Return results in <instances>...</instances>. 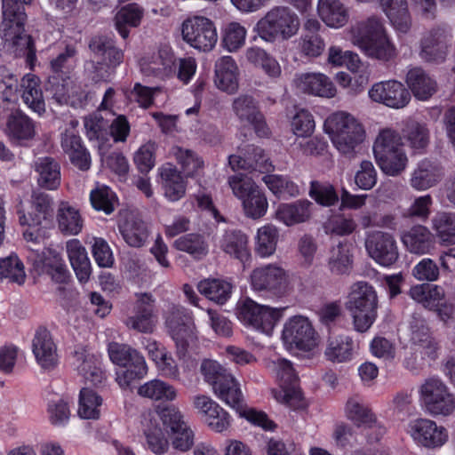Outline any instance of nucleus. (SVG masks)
Wrapping results in <instances>:
<instances>
[{"label": "nucleus", "instance_id": "54", "mask_svg": "<svg viewBox=\"0 0 455 455\" xmlns=\"http://www.w3.org/2000/svg\"><path fill=\"white\" fill-rule=\"evenodd\" d=\"M228 163L234 171L252 168L260 172H265L273 169L272 164L262 152H255L253 157L248 156L246 158H243L240 156L232 155L228 158Z\"/></svg>", "mask_w": 455, "mask_h": 455}, {"label": "nucleus", "instance_id": "14", "mask_svg": "<svg viewBox=\"0 0 455 455\" xmlns=\"http://www.w3.org/2000/svg\"><path fill=\"white\" fill-rule=\"evenodd\" d=\"M250 283L253 291H268L275 295L285 293L290 286L289 275L276 264L254 268L250 275Z\"/></svg>", "mask_w": 455, "mask_h": 455}, {"label": "nucleus", "instance_id": "36", "mask_svg": "<svg viewBox=\"0 0 455 455\" xmlns=\"http://www.w3.org/2000/svg\"><path fill=\"white\" fill-rule=\"evenodd\" d=\"M5 133L17 140H32L36 134V123L22 111L16 110L7 116Z\"/></svg>", "mask_w": 455, "mask_h": 455}, {"label": "nucleus", "instance_id": "64", "mask_svg": "<svg viewBox=\"0 0 455 455\" xmlns=\"http://www.w3.org/2000/svg\"><path fill=\"white\" fill-rule=\"evenodd\" d=\"M245 37V28L238 22H231L225 29L222 43L228 52H235L244 44Z\"/></svg>", "mask_w": 455, "mask_h": 455}, {"label": "nucleus", "instance_id": "59", "mask_svg": "<svg viewBox=\"0 0 455 455\" xmlns=\"http://www.w3.org/2000/svg\"><path fill=\"white\" fill-rule=\"evenodd\" d=\"M0 276L21 284L25 281V270L22 261L16 254L0 259Z\"/></svg>", "mask_w": 455, "mask_h": 455}, {"label": "nucleus", "instance_id": "17", "mask_svg": "<svg viewBox=\"0 0 455 455\" xmlns=\"http://www.w3.org/2000/svg\"><path fill=\"white\" fill-rule=\"evenodd\" d=\"M89 48L95 56L100 59L98 61L100 68H106L104 74L100 76V80H107L124 61V51L116 47V42L108 36L92 37L90 40Z\"/></svg>", "mask_w": 455, "mask_h": 455}, {"label": "nucleus", "instance_id": "1", "mask_svg": "<svg viewBox=\"0 0 455 455\" xmlns=\"http://www.w3.org/2000/svg\"><path fill=\"white\" fill-rule=\"evenodd\" d=\"M354 44L369 57L388 61L396 56V48L386 34L380 19L371 16L351 28Z\"/></svg>", "mask_w": 455, "mask_h": 455}, {"label": "nucleus", "instance_id": "6", "mask_svg": "<svg viewBox=\"0 0 455 455\" xmlns=\"http://www.w3.org/2000/svg\"><path fill=\"white\" fill-rule=\"evenodd\" d=\"M228 185L233 195L241 201L245 216L258 220L267 213V199L251 177L235 174L228 178Z\"/></svg>", "mask_w": 455, "mask_h": 455}, {"label": "nucleus", "instance_id": "32", "mask_svg": "<svg viewBox=\"0 0 455 455\" xmlns=\"http://www.w3.org/2000/svg\"><path fill=\"white\" fill-rule=\"evenodd\" d=\"M201 421L216 433H223L231 426L229 414L216 402L206 397L201 398Z\"/></svg>", "mask_w": 455, "mask_h": 455}, {"label": "nucleus", "instance_id": "10", "mask_svg": "<svg viewBox=\"0 0 455 455\" xmlns=\"http://www.w3.org/2000/svg\"><path fill=\"white\" fill-rule=\"evenodd\" d=\"M282 340L291 353L311 351L316 346L315 331L308 318L303 315H294L284 323Z\"/></svg>", "mask_w": 455, "mask_h": 455}, {"label": "nucleus", "instance_id": "21", "mask_svg": "<svg viewBox=\"0 0 455 455\" xmlns=\"http://www.w3.org/2000/svg\"><path fill=\"white\" fill-rule=\"evenodd\" d=\"M32 353L36 363L44 371H52L59 364L57 344L52 334L44 326H39L32 339Z\"/></svg>", "mask_w": 455, "mask_h": 455}, {"label": "nucleus", "instance_id": "53", "mask_svg": "<svg viewBox=\"0 0 455 455\" xmlns=\"http://www.w3.org/2000/svg\"><path fill=\"white\" fill-rule=\"evenodd\" d=\"M176 60L173 54L165 52V56L160 52L156 58V61H152L148 64H143L141 70L147 76H153L155 77H168L175 74Z\"/></svg>", "mask_w": 455, "mask_h": 455}, {"label": "nucleus", "instance_id": "38", "mask_svg": "<svg viewBox=\"0 0 455 455\" xmlns=\"http://www.w3.org/2000/svg\"><path fill=\"white\" fill-rule=\"evenodd\" d=\"M365 307H378V296L375 289L366 282H357L351 285L347 301V310Z\"/></svg>", "mask_w": 455, "mask_h": 455}, {"label": "nucleus", "instance_id": "26", "mask_svg": "<svg viewBox=\"0 0 455 455\" xmlns=\"http://www.w3.org/2000/svg\"><path fill=\"white\" fill-rule=\"evenodd\" d=\"M220 249L230 257L238 259L245 268L251 259L248 236L239 230H228L220 240Z\"/></svg>", "mask_w": 455, "mask_h": 455}, {"label": "nucleus", "instance_id": "15", "mask_svg": "<svg viewBox=\"0 0 455 455\" xmlns=\"http://www.w3.org/2000/svg\"><path fill=\"white\" fill-rule=\"evenodd\" d=\"M451 42L448 32L440 28L426 33L419 41V56L429 65H441L445 62Z\"/></svg>", "mask_w": 455, "mask_h": 455}, {"label": "nucleus", "instance_id": "23", "mask_svg": "<svg viewBox=\"0 0 455 455\" xmlns=\"http://www.w3.org/2000/svg\"><path fill=\"white\" fill-rule=\"evenodd\" d=\"M295 87L301 92L332 98L336 94V88L331 79L321 73H302L296 75L293 80Z\"/></svg>", "mask_w": 455, "mask_h": 455}, {"label": "nucleus", "instance_id": "50", "mask_svg": "<svg viewBox=\"0 0 455 455\" xmlns=\"http://www.w3.org/2000/svg\"><path fill=\"white\" fill-rule=\"evenodd\" d=\"M354 343L348 336H339L329 340L325 356L333 363H344L353 357Z\"/></svg>", "mask_w": 455, "mask_h": 455}, {"label": "nucleus", "instance_id": "12", "mask_svg": "<svg viewBox=\"0 0 455 455\" xmlns=\"http://www.w3.org/2000/svg\"><path fill=\"white\" fill-rule=\"evenodd\" d=\"M158 415L165 430L172 436V447L180 451L190 450L194 444L195 435L181 411L174 405H166L159 409Z\"/></svg>", "mask_w": 455, "mask_h": 455}, {"label": "nucleus", "instance_id": "58", "mask_svg": "<svg viewBox=\"0 0 455 455\" xmlns=\"http://www.w3.org/2000/svg\"><path fill=\"white\" fill-rule=\"evenodd\" d=\"M124 241L132 247H141L148 237L147 225L142 220L126 222L120 229Z\"/></svg>", "mask_w": 455, "mask_h": 455}, {"label": "nucleus", "instance_id": "57", "mask_svg": "<svg viewBox=\"0 0 455 455\" xmlns=\"http://www.w3.org/2000/svg\"><path fill=\"white\" fill-rule=\"evenodd\" d=\"M268 189L277 197L296 196L299 194V187L283 176L269 174L262 179Z\"/></svg>", "mask_w": 455, "mask_h": 455}, {"label": "nucleus", "instance_id": "33", "mask_svg": "<svg viewBox=\"0 0 455 455\" xmlns=\"http://www.w3.org/2000/svg\"><path fill=\"white\" fill-rule=\"evenodd\" d=\"M239 69L231 56H223L215 63V84L228 93H234L238 89Z\"/></svg>", "mask_w": 455, "mask_h": 455}, {"label": "nucleus", "instance_id": "60", "mask_svg": "<svg viewBox=\"0 0 455 455\" xmlns=\"http://www.w3.org/2000/svg\"><path fill=\"white\" fill-rule=\"evenodd\" d=\"M111 145L112 144H98L99 151L102 155V160L113 172L119 176V178L125 180L129 173L130 165L123 153L112 152L104 156L105 151L108 150Z\"/></svg>", "mask_w": 455, "mask_h": 455}, {"label": "nucleus", "instance_id": "35", "mask_svg": "<svg viewBox=\"0 0 455 455\" xmlns=\"http://www.w3.org/2000/svg\"><path fill=\"white\" fill-rule=\"evenodd\" d=\"M442 177V169L436 164L423 160L412 172L410 184L418 191H425L435 186Z\"/></svg>", "mask_w": 455, "mask_h": 455}, {"label": "nucleus", "instance_id": "52", "mask_svg": "<svg viewBox=\"0 0 455 455\" xmlns=\"http://www.w3.org/2000/svg\"><path fill=\"white\" fill-rule=\"evenodd\" d=\"M138 395L141 397L156 401H172L177 395L176 390L172 386L160 379H152L141 385L138 388Z\"/></svg>", "mask_w": 455, "mask_h": 455}, {"label": "nucleus", "instance_id": "41", "mask_svg": "<svg viewBox=\"0 0 455 455\" xmlns=\"http://www.w3.org/2000/svg\"><path fill=\"white\" fill-rule=\"evenodd\" d=\"M144 15L143 8L137 3L123 5L116 14L115 26L118 34L126 39L129 36V28L138 27Z\"/></svg>", "mask_w": 455, "mask_h": 455}, {"label": "nucleus", "instance_id": "25", "mask_svg": "<svg viewBox=\"0 0 455 455\" xmlns=\"http://www.w3.org/2000/svg\"><path fill=\"white\" fill-rule=\"evenodd\" d=\"M158 174L164 196L170 202L179 201L185 196L187 181L175 165L171 163L164 164L158 169Z\"/></svg>", "mask_w": 455, "mask_h": 455}, {"label": "nucleus", "instance_id": "4", "mask_svg": "<svg viewBox=\"0 0 455 455\" xmlns=\"http://www.w3.org/2000/svg\"><path fill=\"white\" fill-rule=\"evenodd\" d=\"M299 28V20L291 9L284 6L272 8L256 24L258 36L268 43L275 42L278 37L289 39Z\"/></svg>", "mask_w": 455, "mask_h": 455}, {"label": "nucleus", "instance_id": "43", "mask_svg": "<svg viewBox=\"0 0 455 455\" xmlns=\"http://www.w3.org/2000/svg\"><path fill=\"white\" fill-rule=\"evenodd\" d=\"M409 295L424 307L435 310L444 299L445 291L439 285L421 283L413 285L410 289Z\"/></svg>", "mask_w": 455, "mask_h": 455}, {"label": "nucleus", "instance_id": "24", "mask_svg": "<svg viewBox=\"0 0 455 455\" xmlns=\"http://www.w3.org/2000/svg\"><path fill=\"white\" fill-rule=\"evenodd\" d=\"M401 241L409 252L417 255L430 254L435 247V235L420 224L404 231L401 235Z\"/></svg>", "mask_w": 455, "mask_h": 455}, {"label": "nucleus", "instance_id": "61", "mask_svg": "<svg viewBox=\"0 0 455 455\" xmlns=\"http://www.w3.org/2000/svg\"><path fill=\"white\" fill-rule=\"evenodd\" d=\"M116 199V194L107 186L93 189L90 193L92 208L108 215L114 212Z\"/></svg>", "mask_w": 455, "mask_h": 455}, {"label": "nucleus", "instance_id": "7", "mask_svg": "<svg viewBox=\"0 0 455 455\" xmlns=\"http://www.w3.org/2000/svg\"><path fill=\"white\" fill-rule=\"evenodd\" d=\"M419 402L433 417L449 416L455 411V396L439 378L427 379L419 387Z\"/></svg>", "mask_w": 455, "mask_h": 455}, {"label": "nucleus", "instance_id": "29", "mask_svg": "<svg viewBox=\"0 0 455 455\" xmlns=\"http://www.w3.org/2000/svg\"><path fill=\"white\" fill-rule=\"evenodd\" d=\"M312 205L308 200L279 204L275 212V219L287 227L303 223L310 219Z\"/></svg>", "mask_w": 455, "mask_h": 455}, {"label": "nucleus", "instance_id": "42", "mask_svg": "<svg viewBox=\"0 0 455 455\" xmlns=\"http://www.w3.org/2000/svg\"><path fill=\"white\" fill-rule=\"evenodd\" d=\"M26 21L15 20L12 23L2 24L3 39L15 48L19 55L36 46L33 37L25 32Z\"/></svg>", "mask_w": 455, "mask_h": 455}, {"label": "nucleus", "instance_id": "37", "mask_svg": "<svg viewBox=\"0 0 455 455\" xmlns=\"http://www.w3.org/2000/svg\"><path fill=\"white\" fill-rule=\"evenodd\" d=\"M391 24L400 33H407L411 27V18L406 0H377Z\"/></svg>", "mask_w": 455, "mask_h": 455}, {"label": "nucleus", "instance_id": "49", "mask_svg": "<svg viewBox=\"0 0 455 455\" xmlns=\"http://www.w3.org/2000/svg\"><path fill=\"white\" fill-rule=\"evenodd\" d=\"M36 171L39 173L37 180L38 185L48 190H55L60 185V166L57 161L52 157L39 158Z\"/></svg>", "mask_w": 455, "mask_h": 455}, {"label": "nucleus", "instance_id": "31", "mask_svg": "<svg viewBox=\"0 0 455 455\" xmlns=\"http://www.w3.org/2000/svg\"><path fill=\"white\" fill-rule=\"evenodd\" d=\"M406 84L419 100H427L437 91L436 81L420 67L411 68L406 75Z\"/></svg>", "mask_w": 455, "mask_h": 455}, {"label": "nucleus", "instance_id": "2", "mask_svg": "<svg viewBox=\"0 0 455 455\" xmlns=\"http://www.w3.org/2000/svg\"><path fill=\"white\" fill-rule=\"evenodd\" d=\"M266 367L279 385L278 388L272 390L276 402L291 408L299 406L302 395L297 387L298 376L291 363L275 355L267 360Z\"/></svg>", "mask_w": 455, "mask_h": 455}, {"label": "nucleus", "instance_id": "16", "mask_svg": "<svg viewBox=\"0 0 455 455\" xmlns=\"http://www.w3.org/2000/svg\"><path fill=\"white\" fill-rule=\"evenodd\" d=\"M368 255L379 265L390 267L399 258L396 241L392 234L375 231L368 235L365 240Z\"/></svg>", "mask_w": 455, "mask_h": 455}, {"label": "nucleus", "instance_id": "44", "mask_svg": "<svg viewBox=\"0 0 455 455\" xmlns=\"http://www.w3.org/2000/svg\"><path fill=\"white\" fill-rule=\"evenodd\" d=\"M318 13L322 20L331 28H341L348 21V11L339 0H319Z\"/></svg>", "mask_w": 455, "mask_h": 455}, {"label": "nucleus", "instance_id": "55", "mask_svg": "<svg viewBox=\"0 0 455 455\" xmlns=\"http://www.w3.org/2000/svg\"><path fill=\"white\" fill-rule=\"evenodd\" d=\"M86 137L90 141L108 142L109 122L101 115L94 113L84 117Z\"/></svg>", "mask_w": 455, "mask_h": 455}, {"label": "nucleus", "instance_id": "20", "mask_svg": "<svg viewBox=\"0 0 455 455\" xmlns=\"http://www.w3.org/2000/svg\"><path fill=\"white\" fill-rule=\"evenodd\" d=\"M404 144H373L375 160L381 171L389 176H397L407 166L408 157Z\"/></svg>", "mask_w": 455, "mask_h": 455}, {"label": "nucleus", "instance_id": "51", "mask_svg": "<svg viewBox=\"0 0 455 455\" xmlns=\"http://www.w3.org/2000/svg\"><path fill=\"white\" fill-rule=\"evenodd\" d=\"M102 404V398L95 391L83 387L79 393L78 415L82 419H98L100 416L99 407Z\"/></svg>", "mask_w": 455, "mask_h": 455}, {"label": "nucleus", "instance_id": "28", "mask_svg": "<svg viewBox=\"0 0 455 455\" xmlns=\"http://www.w3.org/2000/svg\"><path fill=\"white\" fill-rule=\"evenodd\" d=\"M154 302L151 294H140L134 306V315L127 318V326L140 332H152Z\"/></svg>", "mask_w": 455, "mask_h": 455}, {"label": "nucleus", "instance_id": "48", "mask_svg": "<svg viewBox=\"0 0 455 455\" xmlns=\"http://www.w3.org/2000/svg\"><path fill=\"white\" fill-rule=\"evenodd\" d=\"M431 228L441 244H455V213L438 212L431 219Z\"/></svg>", "mask_w": 455, "mask_h": 455}, {"label": "nucleus", "instance_id": "62", "mask_svg": "<svg viewBox=\"0 0 455 455\" xmlns=\"http://www.w3.org/2000/svg\"><path fill=\"white\" fill-rule=\"evenodd\" d=\"M356 228V223L353 218L344 214H336L330 217L324 224L326 234L339 236L351 235Z\"/></svg>", "mask_w": 455, "mask_h": 455}, {"label": "nucleus", "instance_id": "27", "mask_svg": "<svg viewBox=\"0 0 455 455\" xmlns=\"http://www.w3.org/2000/svg\"><path fill=\"white\" fill-rule=\"evenodd\" d=\"M76 53V47L68 44L65 50L50 62L52 76L49 77V82L57 88L61 87V91H65V82L69 79V75L74 68Z\"/></svg>", "mask_w": 455, "mask_h": 455}, {"label": "nucleus", "instance_id": "18", "mask_svg": "<svg viewBox=\"0 0 455 455\" xmlns=\"http://www.w3.org/2000/svg\"><path fill=\"white\" fill-rule=\"evenodd\" d=\"M370 99L392 108H403L411 100V93L396 80H387L374 84L368 92Z\"/></svg>", "mask_w": 455, "mask_h": 455}, {"label": "nucleus", "instance_id": "47", "mask_svg": "<svg viewBox=\"0 0 455 455\" xmlns=\"http://www.w3.org/2000/svg\"><path fill=\"white\" fill-rule=\"evenodd\" d=\"M148 370L144 356L141 354L135 355L132 363L116 372V380L122 389H132L133 384L146 377Z\"/></svg>", "mask_w": 455, "mask_h": 455}, {"label": "nucleus", "instance_id": "45", "mask_svg": "<svg viewBox=\"0 0 455 455\" xmlns=\"http://www.w3.org/2000/svg\"><path fill=\"white\" fill-rule=\"evenodd\" d=\"M77 371L86 381L100 387L107 380V371L103 367L101 355L86 353L77 367Z\"/></svg>", "mask_w": 455, "mask_h": 455}, {"label": "nucleus", "instance_id": "22", "mask_svg": "<svg viewBox=\"0 0 455 455\" xmlns=\"http://www.w3.org/2000/svg\"><path fill=\"white\" fill-rule=\"evenodd\" d=\"M52 198L45 193H36L32 196L31 212L26 214L18 211L19 222L21 226L40 227L44 222H52L54 215Z\"/></svg>", "mask_w": 455, "mask_h": 455}, {"label": "nucleus", "instance_id": "40", "mask_svg": "<svg viewBox=\"0 0 455 455\" xmlns=\"http://www.w3.org/2000/svg\"><path fill=\"white\" fill-rule=\"evenodd\" d=\"M279 229L273 224L259 227L254 236V251L261 259L273 256L279 242Z\"/></svg>", "mask_w": 455, "mask_h": 455}, {"label": "nucleus", "instance_id": "11", "mask_svg": "<svg viewBox=\"0 0 455 455\" xmlns=\"http://www.w3.org/2000/svg\"><path fill=\"white\" fill-rule=\"evenodd\" d=\"M323 128L332 142H363L366 139L362 124L344 111L330 115L324 121Z\"/></svg>", "mask_w": 455, "mask_h": 455}, {"label": "nucleus", "instance_id": "13", "mask_svg": "<svg viewBox=\"0 0 455 455\" xmlns=\"http://www.w3.org/2000/svg\"><path fill=\"white\" fill-rule=\"evenodd\" d=\"M405 430L418 446L427 449H440L449 440L447 428L427 418L410 420Z\"/></svg>", "mask_w": 455, "mask_h": 455}, {"label": "nucleus", "instance_id": "8", "mask_svg": "<svg viewBox=\"0 0 455 455\" xmlns=\"http://www.w3.org/2000/svg\"><path fill=\"white\" fill-rule=\"evenodd\" d=\"M165 325L175 342L180 359L189 355V345L195 336L196 324L191 310L172 306L165 318Z\"/></svg>", "mask_w": 455, "mask_h": 455}, {"label": "nucleus", "instance_id": "3", "mask_svg": "<svg viewBox=\"0 0 455 455\" xmlns=\"http://www.w3.org/2000/svg\"><path fill=\"white\" fill-rule=\"evenodd\" d=\"M215 395L228 405L235 409L241 418L265 430L274 428V423L263 411L243 403V393L237 379L230 373L212 389Z\"/></svg>", "mask_w": 455, "mask_h": 455}, {"label": "nucleus", "instance_id": "19", "mask_svg": "<svg viewBox=\"0 0 455 455\" xmlns=\"http://www.w3.org/2000/svg\"><path fill=\"white\" fill-rule=\"evenodd\" d=\"M35 252L34 267L40 273L50 276L51 280L59 284H67L72 275L62 257L50 249L39 251L31 249Z\"/></svg>", "mask_w": 455, "mask_h": 455}, {"label": "nucleus", "instance_id": "63", "mask_svg": "<svg viewBox=\"0 0 455 455\" xmlns=\"http://www.w3.org/2000/svg\"><path fill=\"white\" fill-rule=\"evenodd\" d=\"M309 196L317 204L323 206H332L339 201L338 194L330 184H321L317 181H312L310 184Z\"/></svg>", "mask_w": 455, "mask_h": 455}, {"label": "nucleus", "instance_id": "9", "mask_svg": "<svg viewBox=\"0 0 455 455\" xmlns=\"http://www.w3.org/2000/svg\"><path fill=\"white\" fill-rule=\"evenodd\" d=\"M346 418L358 427L363 428L367 442H379L386 434V427L376 415L363 403L359 395L349 396L344 405Z\"/></svg>", "mask_w": 455, "mask_h": 455}, {"label": "nucleus", "instance_id": "39", "mask_svg": "<svg viewBox=\"0 0 455 455\" xmlns=\"http://www.w3.org/2000/svg\"><path fill=\"white\" fill-rule=\"evenodd\" d=\"M23 102L35 113L41 116L45 112V102L38 76L33 74L26 75L20 83Z\"/></svg>", "mask_w": 455, "mask_h": 455}, {"label": "nucleus", "instance_id": "46", "mask_svg": "<svg viewBox=\"0 0 455 455\" xmlns=\"http://www.w3.org/2000/svg\"><path fill=\"white\" fill-rule=\"evenodd\" d=\"M57 222L60 231L63 235H76L84 227V220L77 209L62 202L57 212Z\"/></svg>", "mask_w": 455, "mask_h": 455}, {"label": "nucleus", "instance_id": "30", "mask_svg": "<svg viewBox=\"0 0 455 455\" xmlns=\"http://www.w3.org/2000/svg\"><path fill=\"white\" fill-rule=\"evenodd\" d=\"M67 254L70 265L80 283L89 281L92 275V265L85 247L78 239H71L67 242Z\"/></svg>", "mask_w": 455, "mask_h": 455}, {"label": "nucleus", "instance_id": "56", "mask_svg": "<svg viewBox=\"0 0 455 455\" xmlns=\"http://www.w3.org/2000/svg\"><path fill=\"white\" fill-rule=\"evenodd\" d=\"M232 285L224 280L213 279L201 282V293L218 304H224L231 296Z\"/></svg>", "mask_w": 455, "mask_h": 455}, {"label": "nucleus", "instance_id": "34", "mask_svg": "<svg viewBox=\"0 0 455 455\" xmlns=\"http://www.w3.org/2000/svg\"><path fill=\"white\" fill-rule=\"evenodd\" d=\"M354 263L353 244L347 241H340L330 250L328 257L329 270L336 275H347L351 272Z\"/></svg>", "mask_w": 455, "mask_h": 455}, {"label": "nucleus", "instance_id": "5", "mask_svg": "<svg viewBox=\"0 0 455 455\" xmlns=\"http://www.w3.org/2000/svg\"><path fill=\"white\" fill-rule=\"evenodd\" d=\"M236 315L239 321L248 328L271 336L277 323L283 317V308L261 305L250 298L237 303Z\"/></svg>", "mask_w": 455, "mask_h": 455}]
</instances>
